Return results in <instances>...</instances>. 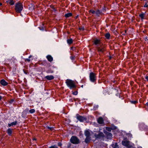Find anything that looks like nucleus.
Instances as JSON below:
<instances>
[{
    "mask_svg": "<svg viewBox=\"0 0 148 148\" xmlns=\"http://www.w3.org/2000/svg\"><path fill=\"white\" fill-rule=\"evenodd\" d=\"M66 83L70 89H73L76 87L74 82L71 80L67 79L66 80Z\"/></svg>",
    "mask_w": 148,
    "mask_h": 148,
    "instance_id": "nucleus-1",
    "label": "nucleus"
},
{
    "mask_svg": "<svg viewBox=\"0 0 148 148\" xmlns=\"http://www.w3.org/2000/svg\"><path fill=\"white\" fill-rule=\"evenodd\" d=\"M22 4L20 3H18L16 4L15 10L17 13H20L23 9Z\"/></svg>",
    "mask_w": 148,
    "mask_h": 148,
    "instance_id": "nucleus-2",
    "label": "nucleus"
},
{
    "mask_svg": "<svg viewBox=\"0 0 148 148\" xmlns=\"http://www.w3.org/2000/svg\"><path fill=\"white\" fill-rule=\"evenodd\" d=\"M71 143L74 144H78L79 143V140L76 137L73 136L70 139Z\"/></svg>",
    "mask_w": 148,
    "mask_h": 148,
    "instance_id": "nucleus-3",
    "label": "nucleus"
},
{
    "mask_svg": "<svg viewBox=\"0 0 148 148\" xmlns=\"http://www.w3.org/2000/svg\"><path fill=\"white\" fill-rule=\"evenodd\" d=\"M89 77L90 81L92 82H94L96 80V76L95 74L93 72L90 73L89 75Z\"/></svg>",
    "mask_w": 148,
    "mask_h": 148,
    "instance_id": "nucleus-4",
    "label": "nucleus"
},
{
    "mask_svg": "<svg viewBox=\"0 0 148 148\" xmlns=\"http://www.w3.org/2000/svg\"><path fill=\"white\" fill-rule=\"evenodd\" d=\"M77 119L80 122H83L86 120V118L79 115H77Z\"/></svg>",
    "mask_w": 148,
    "mask_h": 148,
    "instance_id": "nucleus-5",
    "label": "nucleus"
},
{
    "mask_svg": "<svg viewBox=\"0 0 148 148\" xmlns=\"http://www.w3.org/2000/svg\"><path fill=\"white\" fill-rule=\"evenodd\" d=\"M130 141L127 140H125L122 141V144L126 147H128L129 145Z\"/></svg>",
    "mask_w": 148,
    "mask_h": 148,
    "instance_id": "nucleus-6",
    "label": "nucleus"
},
{
    "mask_svg": "<svg viewBox=\"0 0 148 148\" xmlns=\"http://www.w3.org/2000/svg\"><path fill=\"white\" fill-rule=\"evenodd\" d=\"M95 137L97 138H100L101 137H103L104 136V134L102 132H100L98 134H96L95 135Z\"/></svg>",
    "mask_w": 148,
    "mask_h": 148,
    "instance_id": "nucleus-7",
    "label": "nucleus"
},
{
    "mask_svg": "<svg viewBox=\"0 0 148 148\" xmlns=\"http://www.w3.org/2000/svg\"><path fill=\"white\" fill-rule=\"evenodd\" d=\"M97 50L99 53H103L105 50V49L104 47H98Z\"/></svg>",
    "mask_w": 148,
    "mask_h": 148,
    "instance_id": "nucleus-8",
    "label": "nucleus"
},
{
    "mask_svg": "<svg viewBox=\"0 0 148 148\" xmlns=\"http://www.w3.org/2000/svg\"><path fill=\"white\" fill-rule=\"evenodd\" d=\"M97 121L98 123L100 124H102L103 123V118L101 117H99L98 120Z\"/></svg>",
    "mask_w": 148,
    "mask_h": 148,
    "instance_id": "nucleus-9",
    "label": "nucleus"
},
{
    "mask_svg": "<svg viewBox=\"0 0 148 148\" xmlns=\"http://www.w3.org/2000/svg\"><path fill=\"white\" fill-rule=\"evenodd\" d=\"M54 77L52 75H47L45 77V78L48 80H51L54 79Z\"/></svg>",
    "mask_w": 148,
    "mask_h": 148,
    "instance_id": "nucleus-10",
    "label": "nucleus"
},
{
    "mask_svg": "<svg viewBox=\"0 0 148 148\" xmlns=\"http://www.w3.org/2000/svg\"><path fill=\"white\" fill-rule=\"evenodd\" d=\"M0 83L1 84L4 86H5L8 84V83L4 79H2Z\"/></svg>",
    "mask_w": 148,
    "mask_h": 148,
    "instance_id": "nucleus-11",
    "label": "nucleus"
},
{
    "mask_svg": "<svg viewBox=\"0 0 148 148\" xmlns=\"http://www.w3.org/2000/svg\"><path fill=\"white\" fill-rule=\"evenodd\" d=\"M46 58L50 62H51L53 60V58L50 55H48L46 56Z\"/></svg>",
    "mask_w": 148,
    "mask_h": 148,
    "instance_id": "nucleus-12",
    "label": "nucleus"
},
{
    "mask_svg": "<svg viewBox=\"0 0 148 148\" xmlns=\"http://www.w3.org/2000/svg\"><path fill=\"white\" fill-rule=\"evenodd\" d=\"M145 13H142L139 14V16L141 18V20H143L144 19Z\"/></svg>",
    "mask_w": 148,
    "mask_h": 148,
    "instance_id": "nucleus-13",
    "label": "nucleus"
},
{
    "mask_svg": "<svg viewBox=\"0 0 148 148\" xmlns=\"http://www.w3.org/2000/svg\"><path fill=\"white\" fill-rule=\"evenodd\" d=\"M85 134L86 137H89L90 136V132L88 131H86L85 132Z\"/></svg>",
    "mask_w": 148,
    "mask_h": 148,
    "instance_id": "nucleus-14",
    "label": "nucleus"
},
{
    "mask_svg": "<svg viewBox=\"0 0 148 148\" xmlns=\"http://www.w3.org/2000/svg\"><path fill=\"white\" fill-rule=\"evenodd\" d=\"M12 129L10 128H9L7 131V132L8 134L10 135L12 133Z\"/></svg>",
    "mask_w": 148,
    "mask_h": 148,
    "instance_id": "nucleus-15",
    "label": "nucleus"
},
{
    "mask_svg": "<svg viewBox=\"0 0 148 148\" xmlns=\"http://www.w3.org/2000/svg\"><path fill=\"white\" fill-rule=\"evenodd\" d=\"M7 2L8 3H9L11 5H13L14 4V2L13 0H8Z\"/></svg>",
    "mask_w": 148,
    "mask_h": 148,
    "instance_id": "nucleus-16",
    "label": "nucleus"
},
{
    "mask_svg": "<svg viewBox=\"0 0 148 148\" xmlns=\"http://www.w3.org/2000/svg\"><path fill=\"white\" fill-rule=\"evenodd\" d=\"M67 43L69 44H71L73 42V40L71 38H70L67 40Z\"/></svg>",
    "mask_w": 148,
    "mask_h": 148,
    "instance_id": "nucleus-17",
    "label": "nucleus"
},
{
    "mask_svg": "<svg viewBox=\"0 0 148 148\" xmlns=\"http://www.w3.org/2000/svg\"><path fill=\"white\" fill-rule=\"evenodd\" d=\"M72 15V13H67L65 15V16L66 18H68L69 17L71 16Z\"/></svg>",
    "mask_w": 148,
    "mask_h": 148,
    "instance_id": "nucleus-18",
    "label": "nucleus"
},
{
    "mask_svg": "<svg viewBox=\"0 0 148 148\" xmlns=\"http://www.w3.org/2000/svg\"><path fill=\"white\" fill-rule=\"evenodd\" d=\"M112 147L113 148H118V146L117 143L112 145Z\"/></svg>",
    "mask_w": 148,
    "mask_h": 148,
    "instance_id": "nucleus-19",
    "label": "nucleus"
},
{
    "mask_svg": "<svg viewBox=\"0 0 148 148\" xmlns=\"http://www.w3.org/2000/svg\"><path fill=\"white\" fill-rule=\"evenodd\" d=\"M106 135L107 136V137H108V138H111L112 136V134L110 133H109V132H107L106 134Z\"/></svg>",
    "mask_w": 148,
    "mask_h": 148,
    "instance_id": "nucleus-20",
    "label": "nucleus"
},
{
    "mask_svg": "<svg viewBox=\"0 0 148 148\" xmlns=\"http://www.w3.org/2000/svg\"><path fill=\"white\" fill-rule=\"evenodd\" d=\"M100 40L96 39L94 41V43L95 45H97L100 43Z\"/></svg>",
    "mask_w": 148,
    "mask_h": 148,
    "instance_id": "nucleus-21",
    "label": "nucleus"
},
{
    "mask_svg": "<svg viewBox=\"0 0 148 148\" xmlns=\"http://www.w3.org/2000/svg\"><path fill=\"white\" fill-rule=\"evenodd\" d=\"M110 34L109 33H107L105 34V36L107 38L109 39L110 38Z\"/></svg>",
    "mask_w": 148,
    "mask_h": 148,
    "instance_id": "nucleus-22",
    "label": "nucleus"
},
{
    "mask_svg": "<svg viewBox=\"0 0 148 148\" xmlns=\"http://www.w3.org/2000/svg\"><path fill=\"white\" fill-rule=\"evenodd\" d=\"M89 140H90V138H89V137H86V139L85 140V142L86 143H87L88 142H89Z\"/></svg>",
    "mask_w": 148,
    "mask_h": 148,
    "instance_id": "nucleus-23",
    "label": "nucleus"
},
{
    "mask_svg": "<svg viewBox=\"0 0 148 148\" xmlns=\"http://www.w3.org/2000/svg\"><path fill=\"white\" fill-rule=\"evenodd\" d=\"M47 72L48 73H52L53 72V71L50 69L47 71Z\"/></svg>",
    "mask_w": 148,
    "mask_h": 148,
    "instance_id": "nucleus-24",
    "label": "nucleus"
},
{
    "mask_svg": "<svg viewBox=\"0 0 148 148\" xmlns=\"http://www.w3.org/2000/svg\"><path fill=\"white\" fill-rule=\"evenodd\" d=\"M35 112V110L34 109H32L29 110V112L32 114L34 113Z\"/></svg>",
    "mask_w": 148,
    "mask_h": 148,
    "instance_id": "nucleus-25",
    "label": "nucleus"
},
{
    "mask_svg": "<svg viewBox=\"0 0 148 148\" xmlns=\"http://www.w3.org/2000/svg\"><path fill=\"white\" fill-rule=\"evenodd\" d=\"M32 57L31 56H29L28 58L26 59L25 60V61H27L28 62H29L31 60L30 59V58Z\"/></svg>",
    "mask_w": 148,
    "mask_h": 148,
    "instance_id": "nucleus-26",
    "label": "nucleus"
},
{
    "mask_svg": "<svg viewBox=\"0 0 148 148\" xmlns=\"http://www.w3.org/2000/svg\"><path fill=\"white\" fill-rule=\"evenodd\" d=\"M89 12H90L92 14H95V11L92 10H91L89 11Z\"/></svg>",
    "mask_w": 148,
    "mask_h": 148,
    "instance_id": "nucleus-27",
    "label": "nucleus"
},
{
    "mask_svg": "<svg viewBox=\"0 0 148 148\" xmlns=\"http://www.w3.org/2000/svg\"><path fill=\"white\" fill-rule=\"evenodd\" d=\"M130 102L132 104H135L136 103L138 102L137 101H130Z\"/></svg>",
    "mask_w": 148,
    "mask_h": 148,
    "instance_id": "nucleus-28",
    "label": "nucleus"
},
{
    "mask_svg": "<svg viewBox=\"0 0 148 148\" xmlns=\"http://www.w3.org/2000/svg\"><path fill=\"white\" fill-rule=\"evenodd\" d=\"M106 129L109 132H110L112 130V129L110 127H106Z\"/></svg>",
    "mask_w": 148,
    "mask_h": 148,
    "instance_id": "nucleus-29",
    "label": "nucleus"
},
{
    "mask_svg": "<svg viewBox=\"0 0 148 148\" xmlns=\"http://www.w3.org/2000/svg\"><path fill=\"white\" fill-rule=\"evenodd\" d=\"M148 7V1H147L145 2V4L144 5V7Z\"/></svg>",
    "mask_w": 148,
    "mask_h": 148,
    "instance_id": "nucleus-30",
    "label": "nucleus"
},
{
    "mask_svg": "<svg viewBox=\"0 0 148 148\" xmlns=\"http://www.w3.org/2000/svg\"><path fill=\"white\" fill-rule=\"evenodd\" d=\"M95 14L97 15H99L100 14L99 11V10H97V11H95Z\"/></svg>",
    "mask_w": 148,
    "mask_h": 148,
    "instance_id": "nucleus-31",
    "label": "nucleus"
},
{
    "mask_svg": "<svg viewBox=\"0 0 148 148\" xmlns=\"http://www.w3.org/2000/svg\"><path fill=\"white\" fill-rule=\"evenodd\" d=\"M13 125H16L17 123V121H15L14 122H12L11 123Z\"/></svg>",
    "mask_w": 148,
    "mask_h": 148,
    "instance_id": "nucleus-32",
    "label": "nucleus"
},
{
    "mask_svg": "<svg viewBox=\"0 0 148 148\" xmlns=\"http://www.w3.org/2000/svg\"><path fill=\"white\" fill-rule=\"evenodd\" d=\"M77 91H75L74 92H73V94L74 95H76L77 94Z\"/></svg>",
    "mask_w": 148,
    "mask_h": 148,
    "instance_id": "nucleus-33",
    "label": "nucleus"
},
{
    "mask_svg": "<svg viewBox=\"0 0 148 148\" xmlns=\"http://www.w3.org/2000/svg\"><path fill=\"white\" fill-rule=\"evenodd\" d=\"M47 128L51 130H52L53 129V127H47Z\"/></svg>",
    "mask_w": 148,
    "mask_h": 148,
    "instance_id": "nucleus-34",
    "label": "nucleus"
},
{
    "mask_svg": "<svg viewBox=\"0 0 148 148\" xmlns=\"http://www.w3.org/2000/svg\"><path fill=\"white\" fill-rule=\"evenodd\" d=\"M70 58L71 59V60H74L75 59V56H71L70 57Z\"/></svg>",
    "mask_w": 148,
    "mask_h": 148,
    "instance_id": "nucleus-35",
    "label": "nucleus"
},
{
    "mask_svg": "<svg viewBox=\"0 0 148 148\" xmlns=\"http://www.w3.org/2000/svg\"><path fill=\"white\" fill-rule=\"evenodd\" d=\"M79 29L81 31H83L84 30V28L83 27H81L79 28Z\"/></svg>",
    "mask_w": 148,
    "mask_h": 148,
    "instance_id": "nucleus-36",
    "label": "nucleus"
},
{
    "mask_svg": "<svg viewBox=\"0 0 148 148\" xmlns=\"http://www.w3.org/2000/svg\"><path fill=\"white\" fill-rule=\"evenodd\" d=\"M49 148H58V147L55 146H51Z\"/></svg>",
    "mask_w": 148,
    "mask_h": 148,
    "instance_id": "nucleus-37",
    "label": "nucleus"
},
{
    "mask_svg": "<svg viewBox=\"0 0 148 148\" xmlns=\"http://www.w3.org/2000/svg\"><path fill=\"white\" fill-rule=\"evenodd\" d=\"M8 125L9 127H10L11 126H13V125L12 124V123H9L8 124Z\"/></svg>",
    "mask_w": 148,
    "mask_h": 148,
    "instance_id": "nucleus-38",
    "label": "nucleus"
},
{
    "mask_svg": "<svg viewBox=\"0 0 148 148\" xmlns=\"http://www.w3.org/2000/svg\"><path fill=\"white\" fill-rule=\"evenodd\" d=\"M61 145H62V144L61 143H58V145L59 146H61Z\"/></svg>",
    "mask_w": 148,
    "mask_h": 148,
    "instance_id": "nucleus-39",
    "label": "nucleus"
},
{
    "mask_svg": "<svg viewBox=\"0 0 148 148\" xmlns=\"http://www.w3.org/2000/svg\"><path fill=\"white\" fill-rule=\"evenodd\" d=\"M146 79L148 81V76H146L145 77Z\"/></svg>",
    "mask_w": 148,
    "mask_h": 148,
    "instance_id": "nucleus-40",
    "label": "nucleus"
},
{
    "mask_svg": "<svg viewBox=\"0 0 148 148\" xmlns=\"http://www.w3.org/2000/svg\"><path fill=\"white\" fill-rule=\"evenodd\" d=\"M146 105L148 107V102L146 104Z\"/></svg>",
    "mask_w": 148,
    "mask_h": 148,
    "instance_id": "nucleus-41",
    "label": "nucleus"
},
{
    "mask_svg": "<svg viewBox=\"0 0 148 148\" xmlns=\"http://www.w3.org/2000/svg\"><path fill=\"white\" fill-rule=\"evenodd\" d=\"M74 49H75V48H74L73 47H72L71 48V49H72L73 50H74Z\"/></svg>",
    "mask_w": 148,
    "mask_h": 148,
    "instance_id": "nucleus-42",
    "label": "nucleus"
},
{
    "mask_svg": "<svg viewBox=\"0 0 148 148\" xmlns=\"http://www.w3.org/2000/svg\"><path fill=\"white\" fill-rule=\"evenodd\" d=\"M2 99V97L1 96H0V100L1 99Z\"/></svg>",
    "mask_w": 148,
    "mask_h": 148,
    "instance_id": "nucleus-43",
    "label": "nucleus"
},
{
    "mask_svg": "<svg viewBox=\"0 0 148 148\" xmlns=\"http://www.w3.org/2000/svg\"><path fill=\"white\" fill-rule=\"evenodd\" d=\"M111 58H112V57H110H110L109 58H110V59H111Z\"/></svg>",
    "mask_w": 148,
    "mask_h": 148,
    "instance_id": "nucleus-44",
    "label": "nucleus"
},
{
    "mask_svg": "<svg viewBox=\"0 0 148 148\" xmlns=\"http://www.w3.org/2000/svg\"><path fill=\"white\" fill-rule=\"evenodd\" d=\"M2 5V4L1 3H0V5Z\"/></svg>",
    "mask_w": 148,
    "mask_h": 148,
    "instance_id": "nucleus-45",
    "label": "nucleus"
},
{
    "mask_svg": "<svg viewBox=\"0 0 148 148\" xmlns=\"http://www.w3.org/2000/svg\"><path fill=\"white\" fill-rule=\"evenodd\" d=\"M52 68H55V67L54 66H52Z\"/></svg>",
    "mask_w": 148,
    "mask_h": 148,
    "instance_id": "nucleus-46",
    "label": "nucleus"
},
{
    "mask_svg": "<svg viewBox=\"0 0 148 148\" xmlns=\"http://www.w3.org/2000/svg\"><path fill=\"white\" fill-rule=\"evenodd\" d=\"M33 140H36V139L35 138H34V139H33Z\"/></svg>",
    "mask_w": 148,
    "mask_h": 148,
    "instance_id": "nucleus-47",
    "label": "nucleus"
}]
</instances>
